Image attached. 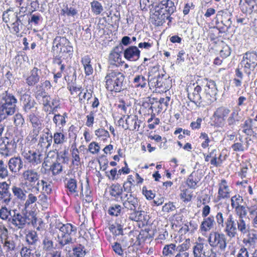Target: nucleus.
Wrapping results in <instances>:
<instances>
[{
  "instance_id": "f257e3e1",
  "label": "nucleus",
  "mask_w": 257,
  "mask_h": 257,
  "mask_svg": "<svg viewBox=\"0 0 257 257\" xmlns=\"http://www.w3.org/2000/svg\"><path fill=\"white\" fill-rule=\"evenodd\" d=\"M125 75L118 70H108L104 78L105 88L107 90L119 92L126 89Z\"/></svg>"
},
{
  "instance_id": "f03ea898",
  "label": "nucleus",
  "mask_w": 257,
  "mask_h": 257,
  "mask_svg": "<svg viewBox=\"0 0 257 257\" xmlns=\"http://www.w3.org/2000/svg\"><path fill=\"white\" fill-rule=\"evenodd\" d=\"M224 231L228 237L232 238L237 234V231L242 234H247L250 230L249 223L244 218L235 219L232 215L230 214L225 222Z\"/></svg>"
},
{
  "instance_id": "7ed1b4c3",
  "label": "nucleus",
  "mask_w": 257,
  "mask_h": 257,
  "mask_svg": "<svg viewBox=\"0 0 257 257\" xmlns=\"http://www.w3.org/2000/svg\"><path fill=\"white\" fill-rule=\"evenodd\" d=\"M52 50L57 57L63 59H70L73 53L71 43L64 37L57 36L54 39Z\"/></svg>"
},
{
  "instance_id": "20e7f679",
  "label": "nucleus",
  "mask_w": 257,
  "mask_h": 257,
  "mask_svg": "<svg viewBox=\"0 0 257 257\" xmlns=\"http://www.w3.org/2000/svg\"><path fill=\"white\" fill-rule=\"evenodd\" d=\"M56 229H58L57 233V241L60 247L62 248L64 246L73 243L72 236L77 231V228L70 223L63 224L58 223L56 225Z\"/></svg>"
},
{
  "instance_id": "39448f33",
  "label": "nucleus",
  "mask_w": 257,
  "mask_h": 257,
  "mask_svg": "<svg viewBox=\"0 0 257 257\" xmlns=\"http://www.w3.org/2000/svg\"><path fill=\"white\" fill-rule=\"evenodd\" d=\"M36 222V218L33 211L29 213L26 212H20L17 209L10 217V223L12 224L18 229L24 228L27 224H34Z\"/></svg>"
},
{
  "instance_id": "423d86ee",
  "label": "nucleus",
  "mask_w": 257,
  "mask_h": 257,
  "mask_svg": "<svg viewBox=\"0 0 257 257\" xmlns=\"http://www.w3.org/2000/svg\"><path fill=\"white\" fill-rule=\"evenodd\" d=\"M17 102L16 97L5 91L0 95V111L8 115H13L16 111Z\"/></svg>"
},
{
  "instance_id": "0eeeda50",
  "label": "nucleus",
  "mask_w": 257,
  "mask_h": 257,
  "mask_svg": "<svg viewBox=\"0 0 257 257\" xmlns=\"http://www.w3.org/2000/svg\"><path fill=\"white\" fill-rule=\"evenodd\" d=\"M40 175L34 169H28L23 173V177L25 181V184L30 188L39 192L40 188Z\"/></svg>"
},
{
  "instance_id": "6e6552de",
  "label": "nucleus",
  "mask_w": 257,
  "mask_h": 257,
  "mask_svg": "<svg viewBox=\"0 0 257 257\" xmlns=\"http://www.w3.org/2000/svg\"><path fill=\"white\" fill-rule=\"evenodd\" d=\"M208 241L211 248L224 251L227 247V239L224 234L212 231L209 235Z\"/></svg>"
},
{
  "instance_id": "1a4fd4ad",
  "label": "nucleus",
  "mask_w": 257,
  "mask_h": 257,
  "mask_svg": "<svg viewBox=\"0 0 257 257\" xmlns=\"http://www.w3.org/2000/svg\"><path fill=\"white\" fill-rule=\"evenodd\" d=\"M240 65L243 72L249 76L257 66V53L253 51L245 53Z\"/></svg>"
},
{
  "instance_id": "9d476101",
  "label": "nucleus",
  "mask_w": 257,
  "mask_h": 257,
  "mask_svg": "<svg viewBox=\"0 0 257 257\" xmlns=\"http://www.w3.org/2000/svg\"><path fill=\"white\" fill-rule=\"evenodd\" d=\"M217 89L214 81L208 82L204 87L203 101L206 104H210L216 100Z\"/></svg>"
},
{
  "instance_id": "9b49d317",
  "label": "nucleus",
  "mask_w": 257,
  "mask_h": 257,
  "mask_svg": "<svg viewBox=\"0 0 257 257\" xmlns=\"http://www.w3.org/2000/svg\"><path fill=\"white\" fill-rule=\"evenodd\" d=\"M188 97L189 100L194 103L197 106H201V103L203 102V95H201V87L195 84L188 86L187 89Z\"/></svg>"
},
{
  "instance_id": "f8f14e48",
  "label": "nucleus",
  "mask_w": 257,
  "mask_h": 257,
  "mask_svg": "<svg viewBox=\"0 0 257 257\" xmlns=\"http://www.w3.org/2000/svg\"><path fill=\"white\" fill-rule=\"evenodd\" d=\"M120 200L123 209H126L128 212L135 210L139 206L138 199L132 194H125L121 196Z\"/></svg>"
},
{
  "instance_id": "ddd939ff",
  "label": "nucleus",
  "mask_w": 257,
  "mask_h": 257,
  "mask_svg": "<svg viewBox=\"0 0 257 257\" xmlns=\"http://www.w3.org/2000/svg\"><path fill=\"white\" fill-rule=\"evenodd\" d=\"M230 112V109L223 106L217 108L214 112L211 118L214 124L219 126L223 125L226 117Z\"/></svg>"
},
{
  "instance_id": "4468645a",
  "label": "nucleus",
  "mask_w": 257,
  "mask_h": 257,
  "mask_svg": "<svg viewBox=\"0 0 257 257\" xmlns=\"http://www.w3.org/2000/svg\"><path fill=\"white\" fill-rule=\"evenodd\" d=\"M22 155L27 162L32 165H37L42 162V155L37 150H26L22 153Z\"/></svg>"
},
{
  "instance_id": "2eb2a0df",
  "label": "nucleus",
  "mask_w": 257,
  "mask_h": 257,
  "mask_svg": "<svg viewBox=\"0 0 257 257\" xmlns=\"http://www.w3.org/2000/svg\"><path fill=\"white\" fill-rule=\"evenodd\" d=\"M20 100L25 112H29L34 108L36 109L37 108L35 107L36 102L29 94L25 93L21 95Z\"/></svg>"
},
{
  "instance_id": "dca6fc26",
  "label": "nucleus",
  "mask_w": 257,
  "mask_h": 257,
  "mask_svg": "<svg viewBox=\"0 0 257 257\" xmlns=\"http://www.w3.org/2000/svg\"><path fill=\"white\" fill-rule=\"evenodd\" d=\"M42 71L37 67H34L30 72L29 76L26 78V83L29 86L36 85L40 81Z\"/></svg>"
},
{
  "instance_id": "f3484780",
  "label": "nucleus",
  "mask_w": 257,
  "mask_h": 257,
  "mask_svg": "<svg viewBox=\"0 0 257 257\" xmlns=\"http://www.w3.org/2000/svg\"><path fill=\"white\" fill-rule=\"evenodd\" d=\"M129 219L135 221H141L142 222H147L148 219V216L146 212L144 211L139 210V208L135 209V210H132L128 212Z\"/></svg>"
},
{
  "instance_id": "a211bd4d",
  "label": "nucleus",
  "mask_w": 257,
  "mask_h": 257,
  "mask_svg": "<svg viewBox=\"0 0 257 257\" xmlns=\"http://www.w3.org/2000/svg\"><path fill=\"white\" fill-rule=\"evenodd\" d=\"M157 11L158 16H171L174 12L176 7L174 5V3L170 1L167 0L165 5H163L162 7L159 8Z\"/></svg>"
},
{
  "instance_id": "6ab92c4d",
  "label": "nucleus",
  "mask_w": 257,
  "mask_h": 257,
  "mask_svg": "<svg viewBox=\"0 0 257 257\" xmlns=\"http://www.w3.org/2000/svg\"><path fill=\"white\" fill-rule=\"evenodd\" d=\"M122 46L115 47L109 56V62L110 64L117 66L122 62L121 58V52L122 50Z\"/></svg>"
},
{
  "instance_id": "aec40b11",
  "label": "nucleus",
  "mask_w": 257,
  "mask_h": 257,
  "mask_svg": "<svg viewBox=\"0 0 257 257\" xmlns=\"http://www.w3.org/2000/svg\"><path fill=\"white\" fill-rule=\"evenodd\" d=\"M140 52L136 46H130L124 51V57L127 60L136 61L139 59Z\"/></svg>"
},
{
  "instance_id": "412c9836",
  "label": "nucleus",
  "mask_w": 257,
  "mask_h": 257,
  "mask_svg": "<svg viewBox=\"0 0 257 257\" xmlns=\"http://www.w3.org/2000/svg\"><path fill=\"white\" fill-rule=\"evenodd\" d=\"M8 166L12 172L18 173L23 168V162L20 157H13L9 161Z\"/></svg>"
},
{
  "instance_id": "4be33fe9",
  "label": "nucleus",
  "mask_w": 257,
  "mask_h": 257,
  "mask_svg": "<svg viewBox=\"0 0 257 257\" xmlns=\"http://www.w3.org/2000/svg\"><path fill=\"white\" fill-rule=\"evenodd\" d=\"M217 199L219 200L221 199H226L229 197L230 191L229 187L227 185V182L225 179H222L219 185Z\"/></svg>"
},
{
  "instance_id": "5701e85b",
  "label": "nucleus",
  "mask_w": 257,
  "mask_h": 257,
  "mask_svg": "<svg viewBox=\"0 0 257 257\" xmlns=\"http://www.w3.org/2000/svg\"><path fill=\"white\" fill-rule=\"evenodd\" d=\"M180 247H181V244L178 246L174 243L166 244L163 248V254L165 256L171 257L178 252Z\"/></svg>"
},
{
  "instance_id": "b1692460",
  "label": "nucleus",
  "mask_w": 257,
  "mask_h": 257,
  "mask_svg": "<svg viewBox=\"0 0 257 257\" xmlns=\"http://www.w3.org/2000/svg\"><path fill=\"white\" fill-rule=\"evenodd\" d=\"M191 246L190 239H186L181 244V247L174 257H189V249Z\"/></svg>"
},
{
  "instance_id": "393cba45",
  "label": "nucleus",
  "mask_w": 257,
  "mask_h": 257,
  "mask_svg": "<svg viewBox=\"0 0 257 257\" xmlns=\"http://www.w3.org/2000/svg\"><path fill=\"white\" fill-rule=\"evenodd\" d=\"M215 224L214 217L213 216H210L203 219L200 225V228L202 231L207 232L213 228Z\"/></svg>"
},
{
  "instance_id": "a878e982",
  "label": "nucleus",
  "mask_w": 257,
  "mask_h": 257,
  "mask_svg": "<svg viewBox=\"0 0 257 257\" xmlns=\"http://www.w3.org/2000/svg\"><path fill=\"white\" fill-rule=\"evenodd\" d=\"M49 131L47 132L42 134L40 138L39 144L42 147H44L48 149L51 145L52 143L53 136L50 134L49 136Z\"/></svg>"
},
{
  "instance_id": "bb28decb",
  "label": "nucleus",
  "mask_w": 257,
  "mask_h": 257,
  "mask_svg": "<svg viewBox=\"0 0 257 257\" xmlns=\"http://www.w3.org/2000/svg\"><path fill=\"white\" fill-rule=\"evenodd\" d=\"M138 120V117L136 115H127V118L125 120V123L127 125L125 129H128L131 131H134L139 128L140 124H138L137 121Z\"/></svg>"
},
{
  "instance_id": "cd10ccee",
  "label": "nucleus",
  "mask_w": 257,
  "mask_h": 257,
  "mask_svg": "<svg viewBox=\"0 0 257 257\" xmlns=\"http://www.w3.org/2000/svg\"><path fill=\"white\" fill-rule=\"evenodd\" d=\"M122 192V187L118 183L112 184L110 187V195L115 197L116 200L119 197L120 198L121 196H123Z\"/></svg>"
},
{
  "instance_id": "c85d7f7f",
  "label": "nucleus",
  "mask_w": 257,
  "mask_h": 257,
  "mask_svg": "<svg viewBox=\"0 0 257 257\" xmlns=\"http://www.w3.org/2000/svg\"><path fill=\"white\" fill-rule=\"evenodd\" d=\"M123 210L122 206L120 205L115 204L109 207L107 212L110 216H118L122 215Z\"/></svg>"
},
{
  "instance_id": "c756f323",
  "label": "nucleus",
  "mask_w": 257,
  "mask_h": 257,
  "mask_svg": "<svg viewBox=\"0 0 257 257\" xmlns=\"http://www.w3.org/2000/svg\"><path fill=\"white\" fill-rule=\"evenodd\" d=\"M133 83L136 88L141 87L145 88L147 83L149 84V79L142 75H138L135 76L134 79Z\"/></svg>"
},
{
  "instance_id": "7c9ffc66",
  "label": "nucleus",
  "mask_w": 257,
  "mask_h": 257,
  "mask_svg": "<svg viewBox=\"0 0 257 257\" xmlns=\"http://www.w3.org/2000/svg\"><path fill=\"white\" fill-rule=\"evenodd\" d=\"M91 59L88 56H85L81 59V62L83 65L85 73L89 76L93 73V69L90 64Z\"/></svg>"
},
{
  "instance_id": "2f4dec72",
  "label": "nucleus",
  "mask_w": 257,
  "mask_h": 257,
  "mask_svg": "<svg viewBox=\"0 0 257 257\" xmlns=\"http://www.w3.org/2000/svg\"><path fill=\"white\" fill-rule=\"evenodd\" d=\"M14 212V209H9L6 206H2L0 209V218L10 223V217L12 216Z\"/></svg>"
},
{
  "instance_id": "473e14b6",
  "label": "nucleus",
  "mask_w": 257,
  "mask_h": 257,
  "mask_svg": "<svg viewBox=\"0 0 257 257\" xmlns=\"http://www.w3.org/2000/svg\"><path fill=\"white\" fill-rule=\"evenodd\" d=\"M165 74L162 73L158 77H156L154 81H150L149 82V85L151 87L160 88L163 86L165 84V80L166 78H164Z\"/></svg>"
},
{
  "instance_id": "72a5a7b5",
  "label": "nucleus",
  "mask_w": 257,
  "mask_h": 257,
  "mask_svg": "<svg viewBox=\"0 0 257 257\" xmlns=\"http://www.w3.org/2000/svg\"><path fill=\"white\" fill-rule=\"evenodd\" d=\"M240 118L238 112L236 110L233 111L227 119L228 125L233 128L236 123L239 121Z\"/></svg>"
},
{
  "instance_id": "f704fd0d",
  "label": "nucleus",
  "mask_w": 257,
  "mask_h": 257,
  "mask_svg": "<svg viewBox=\"0 0 257 257\" xmlns=\"http://www.w3.org/2000/svg\"><path fill=\"white\" fill-rule=\"evenodd\" d=\"M245 204L242 196L239 194H236L231 198V206L233 209L241 206Z\"/></svg>"
},
{
  "instance_id": "c9c22d12",
  "label": "nucleus",
  "mask_w": 257,
  "mask_h": 257,
  "mask_svg": "<svg viewBox=\"0 0 257 257\" xmlns=\"http://www.w3.org/2000/svg\"><path fill=\"white\" fill-rule=\"evenodd\" d=\"M161 74L159 71V66H155L151 67L148 73L149 82L150 81H154L156 77L159 76Z\"/></svg>"
},
{
  "instance_id": "e433bc0d",
  "label": "nucleus",
  "mask_w": 257,
  "mask_h": 257,
  "mask_svg": "<svg viewBox=\"0 0 257 257\" xmlns=\"http://www.w3.org/2000/svg\"><path fill=\"white\" fill-rule=\"evenodd\" d=\"M249 208V207H246V206L242 205L234 208L235 213L238 216L237 218H244L247 214Z\"/></svg>"
},
{
  "instance_id": "4c0bfd02",
  "label": "nucleus",
  "mask_w": 257,
  "mask_h": 257,
  "mask_svg": "<svg viewBox=\"0 0 257 257\" xmlns=\"http://www.w3.org/2000/svg\"><path fill=\"white\" fill-rule=\"evenodd\" d=\"M28 117L33 127L35 128H40L41 126V123L38 116L37 115H36L34 113L32 112L28 115Z\"/></svg>"
},
{
  "instance_id": "58836bf2",
  "label": "nucleus",
  "mask_w": 257,
  "mask_h": 257,
  "mask_svg": "<svg viewBox=\"0 0 257 257\" xmlns=\"http://www.w3.org/2000/svg\"><path fill=\"white\" fill-rule=\"evenodd\" d=\"M199 181L198 177H194L193 172L189 176L187 180V184L190 188L195 189L197 188V183Z\"/></svg>"
},
{
  "instance_id": "ea45409f",
  "label": "nucleus",
  "mask_w": 257,
  "mask_h": 257,
  "mask_svg": "<svg viewBox=\"0 0 257 257\" xmlns=\"http://www.w3.org/2000/svg\"><path fill=\"white\" fill-rule=\"evenodd\" d=\"M13 19L12 20L11 25L12 29L16 34H18L21 30L22 29L23 24L19 17H12Z\"/></svg>"
},
{
  "instance_id": "a19ab883",
  "label": "nucleus",
  "mask_w": 257,
  "mask_h": 257,
  "mask_svg": "<svg viewBox=\"0 0 257 257\" xmlns=\"http://www.w3.org/2000/svg\"><path fill=\"white\" fill-rule=\"evenodd\" d=\"M53 138L54 144L56 145H62L66 141L65 135L62 133H55Z\"/></svg>"
},
{
  "instance_id": "79ce46f5",
  "label": "nucleus",
  "mask_w": 257,
  "mask_h": 257,
  "mask_svg": "<svg viewBox=\"0 0 257 257\" xmlns=\"http://www.w3.org/2000/svg\"><path fill=\"white\" fill-rule=\"evenodd\" d=\"M49 170L52 172L53 175L56 176L62 171V166L57 160L52 164L50 167Z\"/></svg>"
},
{
  "instance_id": "37998d69",
  "label": "nucleus",
  "mask_w": 257,
  "mask_h": 257,
  "mask_svg": "<svg viewBox=\"0 0 257 257\" xmlns=\"http://www.w3.org/2000/svg\"><path fill=\"white\" fill-rule=\"evenodd\" d=\"M62 11L63 12V15L68 16H75L78 13V10L71 5H67L66 7H64Z\"/></svg>"
},
{
  "instance_id": "c03bdc74",
  "label": "nucleus",
  "mask_w": 257,
  "mask_h": 257,
  "mask_svg": "<svg viewBox=\"0 0 257 257\" xmlns=\"http://www.w3.org/2000/svg\"><path fill=\"white\" fill-rule=\"evenodd\" d=\"M73 254L74 257H84L86 254L84 247L81 245L73 248Z\"/></svg>"
},
{
  "instance_id": "a18cd8bd",
  "label": "nucleus",
  "mask_w": 257,
  "mask_h": 257,
  "mask_svg": "<svg viewBox=\"0 0 257 257\" xmlns=\"http://www.w3.org/2000/svg\"><path fill=\"white\" fill-rule=\"evenodd\" d=\"M53 120L56 126L61 125L63 127L66 123V119H65V116L61 115L60 114H55L53 117Z\"/></svg>"
},
{
  "instance_id": "49530a36",
  "label": "nucleus",
  "mask_w": 257,
  "mask_h": 257,
  "mask_svg": "<svg viewBox=\"0 0 257 257\" xmlns=\"http://www.w3.org/2000/svg\"><path fill=\"white\" fill-rule=\"evenodd\" d=\"M91 7L92 12L96 15H99L103 10L101 4L98 1H94L91 2Z\"/></svg>"
},
{
  "instance_id": "de8ad7c7",
  "label": "nucleus",
  "mask_w": 257,
  "mask_h": 257,
  "mask_svg": "<svg viewBox=\"0 0 257 257\" xmlns=\"http://www.w3.org/2000/svg\"><path fill=\"white\" fill-rule=\"evenodd\" d=\"M221 44L222 49L220 51V55L222 58H226L230 56L231 54V48L228 45L224 44L222 41H221Z\"/></svg>"
},
{
  "instance_id": "09e8293b",
  "label": "nucleus",
  "mask_w": 257,
  "mask_h": 257,
  "mask_svg": "<svg viewBox=\"0 0 257 257\" xmlns=\"http://www.w3.org/2000/svg\"><path fill=\"white\" fill-rule=\"evenodd\" d=\"M66 186L71 193H74L77 192V181L75 179H69L68 180L66 183Z\"/></svg>"
},
{
  "instance_id": "8fccbe9b",
  "label": "nucleus",
  "mask_w": 257,
  "mask_h": 257,
  "mask_svg": "<svg viewBox=\"0 0 257 257\" xmlns=\"http://www.w3.org/2000/svg\"><path fill=\"white\" fill-rule=\"evenodd\" d=\"M121 7L120 6H111L109 10L108 13H107V16H120V11Z\"/></svg>"
},
{
  "instance_id": "3c124183",
  "label": "nucleus",
  "mask_w": 257,
  "mask_h": 257,
  "mask_svg": "<svg viewBox=\"0 0 257 257\" xmlns=\"http://www.w3.org/2000/svg\"><path fill=\"white\" fill-rule=\"evenodd\" d=\"M34 96L36 99H39L40 96L44 95L47 92L43 87V85H37L34 90Z\"/></svg>"
},
{
  "instance_id": "603ef678",
  "label": "nucleus",
  "mask_w": 257,
  "mask_h": 257,
  "mask_svg": "<svg viewBox=\"0 0 257 257\" xmlns=\"http://www.w3.org/2000/svg\"><path fill=\"white\" fill-rule=\"evenodd\" d=\"M9 175V171L7 169V165L4 162L0 160V178H6Z\"/></svg>"
},
{
  "instance_id": "864d4df0",
  "label": "nucleus",
  "mask_w": 257,
  "mask_h": 257,
  "mask_svg": "<svg viewBox=\"0 0 257 257\" xmlns=\"http://www.w3.org/2000/svg\"><path fill=\"white\" fill-rule=\"evenodd\" d=\"M38 236L36 232H29L26 235V240L29 244H34L38 240Z\"/></svg>"
},
{
  "instance_id": "5fc2aeb1",
  "label": "nucleus",
  "mask_w": 257,
  "mask_h": 257,
  "mask_svg": "<svg viewBox=\"0 0 257 257\" xmlns=\"http://www.w3.org/2000/svg\"><path fill=\"white\" fill-rule=\"evenodd\" d=\"M149 22L155 26H160L165 22V20L163 17H150Z\"/></svg>"
},
{
  "instance_id": "6e6d98bb",
  "label": "nucleus",
  "mask_w": 257,
  "mask_h": 257,
  "mask_svg": "<svg viewBox=\"0 0 257 257\" xmlns=\"http://www.w3.org/2000/svg\"><path fill=\"white\" fill-rule=\"evenodd\" d=\"M180 197L183 200L184 202L190 201L192 198V193L190 192L188 189H185L182 190L180 194Z\"/></svg>"
},
{
  "instance_id": "4d7b16f0",
  "label": "nucleus",
  "mask_w": 257,
  "mask_h": 257,
  "mask_svg": "<svg viewBox=\"0 0 257 257\" xmlns=\"http://www.w3.org/2000/svg\"><path fill=\"white\" fill-rule=\"evenodd\" d=\"M248 212L251 216H254L252 223L253 226L255 228H257V208L250 207V208H248Z\"/></svg>"
},
{
  "instance_id": "13d9d810",
  "label": "nucleus",
  "mask_w": 257,
  "mask_h": 257,
  "mask_svg": "<svg viewBox=\"0 0 257 257\" xmlns=\"http://www.w3.org/2000/svg\"><path fill=\"white\" fill-rule=\"evenodd\" d=\"M12 191L14 195L16 196L18 198L20 199H24L25 198L26 195L21 188L16 186H13L12 188Z\"/></svg>"
},
{
  "instance_id": "bf43d9fd",
  "label": "nucleus",
  "mask_w": 257,
  "mask_h": 257,
  "mask_svg": "<svg viewBox=\"0 0 257 257\" xmlns=\"http://www.w3.org/2000/svg\"><path fill=\"white\" fill-rule=\"evenodd\" d=\"M116 242L121 245L123 248H125L129 246L128 237L123 236V235L118 236L116 239Z\"/></svg>"
},
{
  "instance_id": "052dcab7",
  "label": "nucleus",
  "mask_w": 257,
  "mask_h": 257,
  "mask_svg": "<svg viewBox=\"0 0 257 257\" xmlns=\"http://www.w3.org/2000/svg\"><path fill=\"white\" fill-rule=\"evenodd\" d=\"M116 227L114 226L113 228L111 227V228H113L114 229V233L116 236H120L119 235H123V227L124 224L122 222L119 223L118 221L117 220L116 221Z\"/></svg>"
},
{
  "instance_id": "680f3d73",
  "label": "nucleus",
  "mask_w": 257,
  "mask_h": 257,
  "mask_svg": "<svg viewBox=\"0 0 257 257\" xmlns=\"http://www.w3.org/2000/svg\"><path fill=\"white\" fill-rule=\"evenodd\" d=\"M14 123L16 126H22L25 122L24 118L20 113H17L14 116Z\"/></svg>"
},
{
  "instance_id": "e2e57ef3",
  "label": "nucleus",
  "mask_w": 257,
  "mask_h": 257,
  "mask_svg": "<svg viewBox=\"0 0 257 257\" xmlns=\"http://www.w3.org/2000/svg\"><path fill=\"white\" fill-rule=\"evenodd\" d=\"M50 96L48 95V93H46L44 95L40 96L39 99L37 100L40 103H42L45 107H46L48 105H50Z\"/></svg>"
},
{
  "instance_id": "0e129e2a",
  "label": "nucleus",
  "mask_w": 257,
  "mask_h": 257,
  "mask_svg": "<svg viewBox=\"0 0 257 257\" xmlns=\"http://www.w3.org/2000/svg\"><path fill=\"white\" fill-rule=\"evenodd\" d=\"M203 244L201 243H196L193 247V252L194 256L199 255V254H202V251L203 249Z\"/></svg>"
},
{
  "instance_id": "69168bd1",
  "label": "nucleus",
  "mask_w": 257,
  "mask_h": 257,
  "mask_svg": "<svg viewBox=\"0 0 257 257\" xmlns=\"http://www.w3.org/2000/svg\"><path fill=\"white\" fill-rule=\"evenodd\" d=\"M257 239V236L255 234H249L246 239H244L243 242L247 244L248 243L250 245H253Z\"/></svg>"
},
{
  "instance_id": "338daca9",
  "label": "nucleus",
  "mask_w": 257,
  "mask_h": 257,
  "mask_svg": "<svg viewBox=\"0 0 257 257\" xmlns=\"http://www.w3.org/2000/svg\"><path fill=\"white\" fill-rule=\"evenodd\" d=\"M0 198L3 203H4L6 205H9L12 199V195L11 192L9 191L1 196Z\"/></svg>"
},
{
  "instance_id": "774afa93",
  "label": "nucleus",
  "mask_w": 257,
  "mask_h": 257,
  "mask_svg": "<svg viewBox=\"0 0 257 257\" xmlns=\"http://www.w3.org/2000/svg\"><path fill=\"white\" fill-rule=\"evenodd\" d=\"M176 207L172 202H169L166 203L162 207V211L164 212L169 213L175 210Z\"/></svg>"
}]
</instances>
